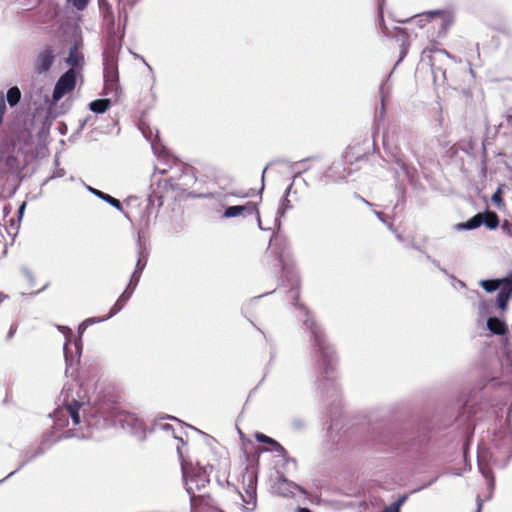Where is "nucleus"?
Instances as JSON below:
<instances>
[{
    "instance_id": "16",
    "label": "nucleus",
    "mask_w": 512,
    "mask_h": 512,
    "mask_svg": "<svg viewBox=\"0 0 512 512\" xmlns=\"http://www.w3.org/2000/svg\"><path fill=\"white\" fill-rule=\"evenodd\" d=\"M46 452L38 445V444H32L28 446L26 449H24L21 453L22 461L18 465V467L9 473L5 478L0 480V484L5 482L7 479L12 477L14 474H16L18 471H20L22 468H24L27 464L31 463L38 457L44 455Z\"/></svg>"
},
{
    "instance_id": "8",
    "label": "nucleus",
    "mask_w": 512,
    "mask_h": 512,
    "mask_svg": "<svg viewBox=\"0 0 512 512\" xmlns=\"http://www.w3.org/2000/svg\"><path fill=\"white\" fill-rule=\"evenodd\" d=\"M77 83V71L68 69L56 81L51 98V105H56L66 94L72 92Z\"/></svg>"
},
{
    "instance_id": "47",
    "label": "nucleus",
    "mask_w": 512,
    "mask_h": 512,
    "mask_svg": "<svg viewBox=\"0 0 512 512\" xmlns=\"http://www.w3.org/2000/svg\"><path fill=\"white\" fill-rule=\"evenodd\" d=\"M99 8L107 13H111V7L109 5L108 0H98Z\"/></svg>"
},
{
    "instance_id": "26",
    "label": "nucleus",
    "mask_w": 512,
    "mask_h": 512,
    "mask_svg": "<svg viewBox=\"0 0 512 512\" xmlns=\"http://www.w3.org/2000/svg\"><path fill=\"white\" fill-rule=\"evenodd\" d=\"M88 191L91 194H93L94 196H96L97 198L108 203L109 205H111L112 207L117 209L118 211H122V203L118 199L112 197L111 195H109L107 193H104L103 191L93 188L91 186H88Z\"/></svg>"
},
{
    "instance_id": "2",
    "label": "nucleus",
    "mask_w": 512,
    "mask_h": 512,
    "mask_svg": "<svg viewBox=\"0 0 512 512\" xmlns=\"http://www.w3.org/2000/svg\"><path fill=\"white\" fill-rule=\"evenodd\" d=\"M512 458V428L510 424L499 428L493 436V444L490 448L478 450L477 463L482 476L487 480L489 496L491 497L495 478L492 466L505 468Z\"/></svg>"
},
{
    "instance_id": "49",
    "label": "nucleus",
    "mask_w": 512,
    "mask_h": 512,
    "mask_svg": "<svg viewBox=\"0 0 512 512\" xmlns=\"http://www.w3.org/2000/svg\"><path fill=\"white\" fill-rule=\"evenodd\" d=\"M285 465L289 467L290 465L295 469L297 467V462L294 458L290 457L288 454L286 457H282Z\"/></svg>"
},
{
    "instance_id": "29",
    "label": "nucleus",
    "mask_w": 512,
    "mask_h": 512,
    "mask_svg": "<svg viewBox=\"0 0 512 512\" xmlns=\"http://www.w3.org/2000/svg\"><path fill=\"white\" fill-rule=\"evenodd\" d=\"M483 212H479L469 218L467 221L458 223L456 225L457 230H474L479 228L483 223Z\"/></svg>"
},
{
    "instance_id": "58",
    "label": "nucleus",
    "mask_w": 512,
    "mask_h": 512,
    "mask_svg": "<svg viewBox=\"0 0 512 512\" xmlns=\"http://www.w3.org/2000/svg\"><path fill=\"white\" fill-rule=\"evenodd\" d=\"M438 479V476H435L433 479H431L429 482L423 484L421 487H419L416 491H419V490H422V489H426L428 487H430L433 483H435Z\"/></svg>"
},
{
    "instance_id": "7",
    "label": "nucleus",
    "mask_w": 512,
    "mask_h": 512,
    "mask_svg": "<svg viewBox=\"0 0 512 512\" xmlns=\"http://www.w3.org/2000/svg\"><path fill=\"white\" fill-rule=\"evenodd\" d=\"M87 327H88V324L85 321H83L79 325L78 332H79L80 336H82V334L84 333V331L86 330ZM63 329H65L67 331V333H65L66 342H65L64 348H63L64 359H65V363H66L65 374H66V376H71L72 378H74L76 380L78 378V375H77V369L74 368V362L77 365L80 362V357H81V353H82V349H83L82 339H81V337H79L78 339H76L74 341V348H75V353H76V355L74 356L71 351V347H70V345H71L70 337L72 336V330L68 327H63Z\"/></svg>"
},
{
    "instance_id": "44",
    "label": "nucleus",
    "mask_w": 512,
    "mask_h": 512,
    "mask_svg": "<svg viewBox=\"0 0 512 512\" xmlns=\"http://www.w3.org/2000/svg\"><path fill=\"white\" fill-rule=\"evenodd\" d=\"M6 111V104L4 100V95L0 92V124L2 123L4 113Z\"/></svg>"
},
{
    "instance_id": "63",
    "label": "nucleus",
    "mask_w": 512,
    "mask_h": 512,
    "mask_svg": "<svg viewBox=\"0 0 512 512\" xmlns=\"http://www.w3.org/2000/svg\"><path fill=\"white\" fill-rule=\"evenodd\" d=\"M374 214L377 216V218L383 222V223H386L385 219H384V214L382 212H379V211H374Z\"/></svg>"
},
{
    "instance_id": "62",
    "label": "nucleus",
    "mask_w": 512,
    "mask_h": 512,
    "mask_svg": "<svg viewBox=\"0 0 512 512\" xmlns=\"http://www.w3.org/2000/svg\"><path fill=\"white\" fill-rule=\"evenodd\" d=\"M438 269H439L443 274H445L446 276H448L449 278H451V279L455 280V276H454V275H452V274H450V273L447 271V269H446V268H444V267H442V266H441V267H440V268H438Z\"/></svg>"
},
{
    "instance_id": "38",
    "label": "nucleus",
    "mask_w": 512,
    "mask_h": 512,
    "mask_svg": "<svg viewBox=\"0 0 512 512\" xmlns=\"http://www.w3.org/2000/svg\"><path fill=\"white\" fill-rule=\"evenodd\" d=\"M397 163L399 164L401 170L407 175L408 178L412 179L415 176L417 170L414 167L400 160L397 161Z\"/></svg>"
},
{
    "instance_id": "54",
    "label": "nucleus",
    "mask_w": 512,
    "mask_h": 512,
    "mask_svg": "<svg viewBox=\"0 0 512 512\" xmlns=\"http://www.w3.org/2000/svg\"><path fill=\"white\" fill-rule=\"evenodd\" d=\"M90 119H91V116H87L86 118L79 120V126L77 129L78 133L84 129V127L86 126V124L88 123V121Z\"/></svg>"
},
{
    "instance_id": "61",
    "label": "nucleus",
    "mask_w": 512,
    "mask_h": 512,
    "mask_svg": "<svg viewBox=\"0 0 512 512\" xmlns=\"http://www.w3.org/2000/svg\"><path fill=\"white\" fill-rule=\"evenodd\" d=\"M409 247H411L412 249H415V250H417V251L422 252L424 255H425V253H426V252H425L424 250H422V248H421L419 245H417L415 242H411V243L409 244Z\"/></svg>"
},
{
    "instance_id": "51",
    "label": "nucleus",
    "mask_w": 512,
    "mask_h": 512,
    "mask_svg": "<svg viewBox=\"0 0 512 512\" xmlns=\"http://www.w3.org/2000/svg\"><path fill=\"white\" fill-rule=\"evenodd\" d=\"M396 188H397V190L399 192V196H400L398 202L403 203L405 201V188L402 187V185H399V184H396Z\"/></svg>"
},
{
    "instance_id": "5",
    "label": "nucleus",
    "mask_w": 512,
    "mask_h": 512,
    "mask_svg": "<svg viewBox=\"0 0 512 512\" xmlns=\"http://www.w3.org/2000/svg\"><path fill=\"white\" fill-rule=\"evenodd\" d=\"M213 466H197L188 469L186 465H181L183 479L185 481V490L189 495L190 504L192 509L201 502L203 496L195 495V491H200L203 489L209 482V471L212 470Z\"/></svg>"
},
{
    "instance_id": "27",
    "label": "nucleus",
    "mask_w": 512,
    "mask_h": 512,
    "mask_svg": "<svg viewBox=\"0 0 512 512\" xmlns=\"http://www.w3.org/2000/svg\"><path fill=\"white\" fill-rule=\"evenodd\" d=\"M293 205L287 197H281L279 207L275 217V227L280 230L282 226L281 218H283L287 211L291 210Z\"/></svg>"
},
{
    "instance_id": "39",
    "label": "nucleus",
    "mask_w": 512,
    "mask_h": 512,
    "mask_svg": "<svg viewBox=\"0 0 512 512\" xmlns=\"http://www.w3.org/2000/svg\"><path fill=\"white\" fill-rule=\"evenodd\" d=\"M491 201L498 207L501 208L504 206V201L502 198V189L498 187L497 190L493 193L491 197Z\"/></svg>"
},
{
    "instance_id": "48",
    "label": "nucleus",
    "mask_w": 512,
    "mask_h": 512,
    "mask_svg": "<svg viewBox=\"0 0 512 512\" xmlns=\"http://www.w3.org/2000/svg\"><path fill=\"white\" fill-rule=\"evenodd\" d=\"M254 194V190L250 189L247 193H241L239 191L231 192L230 195L241 197V198H248L251 197Z\"/></svg>"
},
{
    "instance_id": "10",
    "label": "nucleus",
    "mask_w": 512,
    "mask_h": 512,
    "mask_svg": "<svg viewBox=\"0 0 512 512\" xmlns=\"http://www.w3.org/2000/svg\"><path fill=\"white\" fill-rule=\"evenodd\" d=\"M56 59L55 49L52 45H45L36 55L33 71L37 75L46 74L52 68Z\"/></svg>"
},
{
    "instance_id": "6",
    "label": "nucleus",
    "mask_w": 512,
    "mask_h": 512,
    "mask_svg": "<svg viewBox=\"0 0 512 512\" xmlns=\"http://www.w3.org/2000/svg\"><path fill=\"white\" fill-rule=\"evenodd\" d=\"M429 439L426 430L409 431L394 435L390 445L400 453L417 456L425 449Z\"/></svg>"
},
{
    "instance_id": "1",
    "label": "nucleus",
    "mask_w": 512,
    "mask_h": 512,
    "mask_svg": "<svg viewBox=\"0 0 512 512\" xmlns=\"http://www.w3.org/2000/svg\"><path fill=\"white\" fill-rule=\"evenodd\" d=\"M283 274L291 281L290 294L293 305L298 311L296 317L302 322L303 328L309 337V354L317 369L315 385L322 392L324 388L337 395V388L333 382L336 353L333 345L328 341L322 326L314 319L311 311L299 302V279L292 272L285 270Z\"/></svg>"
},
{
    "instance_id": "33",
    "label": "nucleus",
    "mask_w": 512,
    "mask_h": 512,
    "mask_svg": "<svg viewBox=\"0 0 512 512\" xmlns=\"http://www.w3.org/2000/svg\"><path fill=\"white\" fill-rule=\"evenodd\" d=\"M6 98L10 107L16 106L21 100V91L18 86L10 87L7 90Z\"/></svg>"
},
{
    "instance_id": "21",
    "label": "nucleus",
    "mask_w": 512,
    "mask_h": 512,
    "mask_svg": "<svg viewBox=\"0 0 512 512\" xmlns=\"http://www.w3.org/2000/svg\"><path fill=\"white\" fill-rule=\"evenodd\" d=\"M486 325L487 329L494 335L504 336L509 332L507 323L496 316H489Z\"/></svg>"
},
{
    "instance_id": "30",
    "label": "nucleus",
    "mask_w": 512,
    "mask_h": 512,
    "mask_svg": "<svg viewBox=\"0 0 512 512\" xmlns=\"http://www.w3.org/2000/svg\"><path fill=\"white\" fill-rule=\"evenodd\" d=\"M348 175H350V170L347 171L346 168L338 164H332L325 172V176L333 180H343L346 179Z\"/></svg>"
},
{
    "instance_id": "52",
    "label": "nucleus",
    "mask_w": 512,
    "mask_h": 512,
    "mask_svg": "<svg viewBox=\"0 0 512 512\" xmlns=\"http://www.w3.org/2000/svg\"><path fill=\"white\" fill-rule=\"evenodd\" d=\"M25 208H26V202H22L20 204V206L18 207V210H17L18 221L22 220V217H23L24 212H25Z\"/></svg>"
},
{
    "instance_id": "24",
    "label": "nucleus",
    "mask_w": 512,
    "mask_h": 512,
    "mask_svg": "<svg viewBox=\"0 0 512 512\" xmlns=\"http://www.w3.org/2000/svg\"><path fill=\"white\" fill-rule=\"evenodd\" d=\"M103 94L109 96L108 98H112V101L117 102L121 94L119 79L104 80Z\"/></svg>"
},
{
    "instance_id": "12",
    "label": "nucleus",
    "mask_w": 512,
    "mask_h": 512,
    "mask_svg": "<svg viewBox=\"0 0 512 512\" xmlns=\"http://www.w3.org/2000/svg\"><path fill=\"white\" fill-rule=\"evenodd\" d=\"M500 288L495 298V305L501 311L508 309L509 301L512 299V272L500 277Z\"/></svg>"
},
{
    "instance_id": "59",
    "label": "nucleus",
    "mask_w": 512,
    "mask_h": 512,
    "mask_svg": "<svg viewBox=\"0 0 512 512\" xmlns=\"http://www.w3.org/2000/svg\"><path fill=\"white\" fill-rule=\"evenodd\" d=\"M491 42L494 45L495 49H497L500 46V39L498 36H492Z\"/></svg>"
},
{
    "instance_id": "32",
    "label": "nucleus",
    "mask_w": 512,
    "mask_h": 512,
    "mask_svg": "<svg viewBox=\"0 0 512 512\" xmlns=\"http://www.w3.org/2000/svg\"><path fill=\"white\" fill-rule=\"evenodd\" d=\"M479 285L487 293L499 292V288L501 287L500 278L483 279L479 281Z\"/></svg>"
},
{
    "instance_id": "64",
    "label": "nucleus",
    "mask_w": 512,
    "mask_h": 512,
    "mask_svg": "<svg viewBox=\"0 0 512 512\" xmlns=\"http://www.w3.org/2000/svg\"><path fill=\"white\" fill-rule=\"evenodd\" d=\"M436 53L440 56L450 57V54L444 49H439L436 51Z\"/></svg>"
},
{
    "instance_id": "37",
    "label": "nucleus",
    "mask_w": 512,
    "mask_h": 512,
    "mask_svg": "<svg viewBox=\"0 0 512 512\" xmlns=\"http://www.w3.org/2000/svg\"><path fill=\"white\" fill-rule=\"evenodd\" d=\"M65 2L67 6H70L75 10L81 12L88 7L90 0H65Z\"/></svg>"
},
{
    "instance_id": "41",
    "label": "nucleus",
    "mask_w": 512,
    "mask_h": 512,
    "mask_svg": "<svg viewBox=\"0 0 512 512\" xmlns=\"http://www.w3.org/2000/svg\"><path fill=\"white\" fill-rule=\"evenodd\" d=\"M291 427L293 430L300 432L305 429L306 423L303 419L296 417L291 420Z\"/></svg>"
},
{
    "instance_id": "4",
    "label": "nucleus",
    "mask_w": 512,
    "mask_h": 512,
    "mask_svg": "<svg viewBox=\"0 0 512 512\" xmlns=\"http://www.w3.org/2000/svg\"><path fill=\"white\" fill-rule=\"evenodd\" d=\"M378 5V20L379 25L381 28L382 33L384 36L388 38L395 39L397 42L400 43V52L398 60L396 61L392 71L387 76V79L382 82L379 88V95L381 100V108L379 111V116L382 118L386 111V102L389 99L390 92H391V85L389 83L390 77L394 71V69L405 59V57L408 54L409 47H410V35L408 34L407 30L401 27H393L390 29L384 21L383 16V8L385 5V0H377Z\"/></svg>"
},
{
    "instance_id": "18",
    "label": "nucleus",
    "mask_w": 512,
    "mask_h": 512,
    "mask_svg": "<svg viewBox=\"0 0 512 512\" xmlns=\"http://www.w3.org/2000/svg\"><path fill=\"white\" fill-rule=\"evenodd\" d=\"M81 45V40H75L73 44L70 46L68 56L65 60L66 64L70 66L69 69H74L75 71H77L83 68L84 55L80 51Z\"/></svg>"
},
{
    "instance_id": "23",
    "label": "nucleus",
    "mask_w": 512,
    "mask_h": 512,
    "mask_svg": "<svg viewBox=\"0 0 512 512\" xmlns=\"http://www.w3.org/2000/svg\"><path fill=\"white\" fill-rule=\"evenodd\" d=\"M279 231L277 229V232H274L269 240V246H274L277 250V259L283 264L282 256L285 252V249L287 247V240L284 236L279 234Z\"/></svg>"
},
{
    "instance_id": "56",
    "label": "nucleus",
    "mask_w": 512,
    "mask_h": 512,
    "mask_svg": "<svg viewBox=\"0 0 512 512\" xmlns=\"http://www.w3.org/2000/svg\"><path fill=\"white\" fill-rule=\"evenodd\" d=\"M407 499H408V495L403 494L396 501H394V503L398 504V506L401 508V506L407 501Z\"/></svg>"
},
{
    "instance_id": "35",
    "label": "nucleus",
    "mask_w": 512,
    "mask_h": 512,
    "mask_svg": "<svg viewBox=\"0 0 512 512\" xmlns=\"http://www.w3.org/2000/svg\"><path fill=\"white\" fill-rule=\"evenodd\" d=\"M430 66H431V73H432V76H433V80L434 82L436 83L437 81H439L440 77L445 80L446 79V71L440 67V66H437L434 62H433V59H430Z\"/></svg>"
},
{
    "instance_id": "40",
    "label": "nucleus",
    "mask_w": 512,
    "mask_h": 512,
    "mask_svg": "<svg viewBox=\"0 0 512 512\" xmlns=\"http://www.w3.org/2000/svg\"><path fill=\"white\" fill-rule=\"evenodd\" d=\"M263 451L274 452V453H276V456H279V457L287 456V450L279 442H277L275 444V446L270 447L269 449H263Z\"/></svg>"
},
{
    "instance_id": "50",
    "label": "nucleus",
    "mask_w": 512,
    "mask_h": 512,
    "mask_svg": "<svg viewBox=\"0 0 512 512\" xmlns=\"http://www.w3.org/2000/svg\"><path fill=\"white\" fill-rule=\"evenodd\" d=\"M9 222H10V224H9L10 228L15 231L14 235H16L18 233L19 228H20V222L21 221L10 219Z\"/></svg>"
},
{
    "instance_id": "60",
    "label": "nucleus",
    "mask_w": 512,
    "mask_h": 512,
    "mask_svg": "<svg viewBox=\"0 0 512 512\" xmlns=\"http://www.w3.org/2000/svg\"><path fill=\"white\" fill-rule=\"evenodd\" d=\"M22 272L31 282L34 280L33 274L27 268H23Z\"/></svg>"
},
{
    "instance_id": "36",
    "label": "nucleus",
    "mask_w": 512,
    "mask_h": 512,
    "mask_svg": "<svg viewBox=\"0 0 512 512\" xmlns=\"http://www.w3.org/2000/svg\"><path fill=\"white\" fill-rule=\"evenodd\" d=\"M426 15L430 18H433L435 16H442L443 17V26L450 25L452 20L448 13H446L444 10H430L426 12Z\"/></svg>"
},
{
    "instance_id": "13",
    "label": "nucleus",
    "mask_w": 512,
    "mask_h": 512,
    "mask_svg": "<svg viewBox=\"0 0 512 512\" xmlns=\"http://www.w3.org/2000/svg\"><path fill=\"white\" fill-rule=\"evenodd\" d=\"M257 479V471L246 467L242 475V484L245 494L250 498V501H247V505L253 504L257 506Z\"/></svg>"
},
{
    "instance_id": "43",
    "label": "nucleus",
    "mask_w": 512,
    "mask_h": 512,
    "mask_svg": "<svg viewBox=\"0 0 512 512\" xmlns=\"http://www.w3.org/2000/svg\"><path fill=\"white\" fill-rule=\"evenodd\" d=\"M255 439H256L259 443H265V444H267V443L271 442V437H269V436H267V435H265V434H263V433H261V432H257V433L255 434Z\"/></svg>"
},
{
    "instance_id": "19",
    "label": "nucleus",
    "mask_w": 512,
    "mask_h": 512,
    "mask_svg": "<svg viewBox=\"0 0 512 512\" xmlns=\"http://www.w3.org/2000/svg\"><path fill=\"white\" fill-rule=\"evenodd\" d=\"M143 136L151 143V148L159 157H167L168 156V150L166 147L160 142V139L158 138V131H156V135L154 137L153 130L145 126L144 124L140 127Z\"/></svg>"
},
{
    "instance_id": "15",
    "label": "nucleus",
    "mask_w": 512,
    "mask_h": 512,
    "mask_svg": "<svg viewBox=\"0 0 512 512\" xmlns=\"http://www.w3.org/2000/svg\"><path fill=\"white\" fill-rule=\"evenodd\" d=\"M123 37L124 31L120 36H117L114 30V23H112L108 32L106 45L103 51V58L118 59V54L122 48Z\"/></svg>"
},
{
    "instance_id": "55",
    "label": "nucleus",
    "mask_w": 512,
    "mask_h": 512,
    "mask_svg": "<svg viewBox=\"0 0 512 512\" xmlns=\"http://www.w3.org/2000/svg\"><path fill=\"white\" fill-rule=\"evenodd\" d=\"M16 331H17V325L16 324H12L10 326V329H9L8 333H7L6 339L10 340L11 338H13V336L16 333Z\"/></svg>"
},
{
    "instance_id": "22",
    "label": "nucleus",
    "mask_w": 512,
    "mask_h": 512,
    "mask_svg": "<svg viewBox=\"0 0 512 512\" xmlns=\"http://www.w3.org/2000/svg\"><path fill=\"white\" fill-rule=\"evenodd\" d=\"M104 80L119 79L118 59L103 58Z\"/></svg>"
},
{
    "instance_id": "31",
    "label": "nucleus",
    "mask_w": 512,
    "mask_h": 512,
    "mask_svg": "<svg viewBox=\"0 0 512 512\" xmlns=\"http://www.w3.org/2000/svg\"><path fill=\"white\" fill-rule=\"evenodd\" d=\"M483 223L487 229L495 230L499 227L500 219L496 212L490 211L488 214L483 213Z\"/></svg>"
},
{
    "instance_id": "34",
    "label": "nucleus",
    "mask_w": 512,
    "mask_h": 512,
    "mask_svg": "<svg viewBox=\"0 0 512 512\" xmlns=\"http://www.w3.org/2000/svg\"><path fill=\"white\" fill-rule=\"evenodd\" d=\"M471 402V400H467L461 408L459 416L463 421L469 420L476 413V409L472 406Z\"/></svg>"
},
{
    "instance_id": "42",
    "label": "nucleus",
    "mask_w": 512,
    "mask_h": 512,
    "mask_svg": "<svg viewBox=\"0 0 512 512\" xmlns=\"http://www.w3.org/2000/svg\"><path fill=\"white\" fill-rule=\"evenodd\" d=\"M478 308H479V315L481 317H484L489 313V308H488V304L486 301H480Z\"/></svg>"
},
{
    "instance_id": "28",
    "label": "nucleus",
    "mask_w": 512,
    "mask_h": 512,
    "mask_svg": "<svg viewBox=\"0 0 512 512\" xmlns=\"http://www.w3.org/2000/svg\"><path fill=\"white\" fill-rule=\"evenodd\" d=\"M112 102H113L112 98L96 99V100H93L92 102H90L88 107H89V110L92 111L93 113L103 114L107 110H109V108L112 105Z\"/></svg>"
},
{
    "instance_id": "20",
    "label": "nucleus",
    "mask_w": 512,
    "mask_h": 512,
    "mask_svg": "<svg viewBox=\"0 0 512 512\" xmlns=\"http://www.w3.org/2000/svg\"><path fill=\"white\" fill-rule=\"evenodd\" d=\"M116 424H120L123 428L128 427L132 430L142 428L141 420L133 413L120 411L116 419Z\"/></svg>"
},
{
    "instance_id": "17",
    "label": "nucleus",
    "mask_w": 512,
    "mask_h": 512,
    "mask_svg": "<svg viewBox=\"0 0 512 512\" xmlns=\"http://www.w3.org/2000/svg\"><path fill=\"white\" fill-rule=\"evenodd\" d=\"M257 212V203L248 201L244 205L227 206L224 210V218L246 217Z\"/></svg>"
},
{
    "instance_id": "57",
    "label": "nucleus",
    "mask_w": 512,
    "mask_h": 512,
    "mask_svg": "<svg viewBox=\"0 0 512 512\" xmlns=\"http://www.w3.org/2000/svg\"><path fill=\"white\" fill-rule=\"evenodd\" d=\"M425 257L429 260L436 268H440V262L434 258H432L428 253H425Z\"/></svg>"
},
{
    "instance_id": "3",
    "label": "nucleus",
    "mask_w": 512,
    "mask_h": 512,
    "mask_svg": "<svg viewBox=\"0 0 512 512\" xmlns=\"http://www.w3.org/2000/svg\"><path fill=\"white\" fill-rule=\"evenodd\" d=\"M63 406L64 408H57L53 412L54 423L49 430L42 434L41 440L38 443L45 452L62 439L79 437L72 430H66L59 435H55V432L68 425V417L71 418L75 426L81 423L80 410L84 406V402L74 397L70 398L69 394L65 393L63 395Z\"/></svg>"
},
{
    "instance_id": "46",
    "label": "nucleus",
    "mask_w": 512,
    "mask_h": 512,
    "mask_svg": "<svg viewBox=\"0 0 512 512\" xmlns=\"http://www.w3.org/2000/svg\"><path fill=\"white\" fill-rule=\"evenodd\" d=\"M382 512H401V508L398 506V504L392 502L390 505L386 506Z\"/></svg>"
},
{
    "instance_id": "11",
    "label": "nucleus",
    "mask_w": 512,
    "mask_h": 512,
    "mask_svg": "<svg viewBox=\"0 0 512 512\" xmlns=\"http://www.w3.org/2000/svg\"><path fill=\"white\" fill-rule=\"evenodd\" d=\"M137 245L139 248L138 259L136 262L135 269L130 277L129 283L126 286V288L130 289L133 292L135 291V289L140 281L142 272L145 269V267L147 265V261H148V253L142 247V240H141L140 233H138Z\"/></svg>"
},
{
    "instance_id": "53",
    "label": "nucleus",
    "mask_w": 512,
    "mask_h": 512,
    "mask_svg": "<svg viewBox=\"0 0 512 512\" xmlns=\"http://www.w3.org/2000/svg\"><path fill=\"white\" fill-rule=\"evenodd\" d=\"M252 215H255L256 217V221H257V225H258V228L262 231L266 230V228H264L262 226V222H261V217H260V212H259V209L257 208V212L256 213H253ZM270 228H267V230H269Z\"/></svg>"
},
{
    "instance_id": "45",
    "label": "nucleus",
    "mask_w": 512,
    "mask_h": 512,
    "mask_svg": "<svg viewBox=\"0 0 512 512\" xmlns=\"http://www.w3.org/2000/svg\"><path fill=\"white\" fill-rule=\"evenodd\" d=\"M110 319V317L105 316V317H99V318H96V317H91V318H87L86 320H84L88 326L91 325V324H95V323H99V322H103V321H106Z\"/></svg>"
},
{
    "instance_id": "25",
    "label": "nucleus",
    "mask_w": 512,
    "mask_h": 512,
    "mask_svg": "<svg viewBox=\"0 0 512 512\" xmlns=\"http://www.w3.org/2000/svg\"><path fill=\"white\" fill-rule=\"evenodd\" d=\"M133 293L134 292L131 291L130 289L125 288L123 293L118 297L114 305L111 307L108 317L111 318L115 316L117 313H119L125 307L126 303L129 301Z\"/></svg>"
},
{
    "instance_id": "14",
    "label": "nucleus",
    "mask_w": 512,
    "mask_h": 512,
    "mask_svg": "<svg viewBox=\"0 0 512 512\" xmlns=\"http://www.w3.org/2000/svg\"><path fill=\"white\" fill-rule=\"evenodd\" d=\"M272 488L275 493L282 497H292L295 495L296 491H299L303 494L306 493V491L300 485L287 479L283 474H280L277 477Z\"/></svg>"
},
{
    "instance_id": "9",
    "label": "nucleus",
    "mask_w": 512,
    "mask_h": 512,
    "mask_svg": "<svg viewBox=\"0 0 512 512\" xmlns=\"http://www.w3.org/2000/svg\"><path fill=\"white\" fill-rule=\"evenodd\" d=\"M92 409V416L102 418L108 425H116L117 416L121 411L116 403L105 399L96 401Z\"/></svg>"
}]
</instances>
